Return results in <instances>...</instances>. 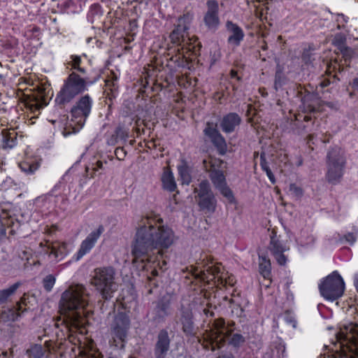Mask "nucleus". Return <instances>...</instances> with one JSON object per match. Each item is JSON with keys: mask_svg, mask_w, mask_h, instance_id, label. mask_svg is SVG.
Here are the masks:
<instances>
[{"mask_svg": "<svg viewBox=\"0 0 358 358\" xmlns=\"http://www.w3.org/2000/svg\"><path fill=\"white\" fill-rule=\"evenodd\" d=\"M182 272L185 279L184 283L193 291L190 296H195L194 300L203 298L208 300L207 305H209L213 299L214 303L217 302L220 306L222 301H228L233 317L244 316L240 295L235 294V277L225 271L220 264L202 261L186 267Z\"/></svg>", "mask_w": 358, "mask_h": 358, "instance_id": "f257e3e1", "label": "nucleus"}, {"mask_svg": "<svg viewBox=\"0 0 358 358\" xmlns=\"http://www.w3.org/2000/svg\"><path fill=\"white\" fill-rule=\"evenodd\" d=\"M162 224L160 217H142L131 244L133 263L147 273L149 281L167 269L164 251L173 243V230Z\"/></svg>", "mask_w": 358, "mask_h": 358, "instance_id": "f03ea898", "label": "nucleus"}, {"mask_svg": "<svg viewBox=\"0 0 358 358\" xmlns=\"http://www.w3.org/2000/svg\"><path fill=\"white\" fill-rule=\"evenodd\" d=\"M193 20V14L184 13L178 18L177 24L169 36V42L165 37L154 41L151 50L157 55L166 53V64L172 69L189 64L191 55L196 54L199 49L191 43L185 42V34L189 29Z\"/></svg>", "mask_w": 358, "mask_h": 358, "instance_id": "7ed1b4c3", "label": "nucleus"}, {"mask_svg": "<svg viewBox=\"0 0 358 358\" xmlns=\"http://www.w3.org/2000/svg\"><path fill=\"white\" fill-rule=\"evenodd\" d=\"M85 54L71 55L66 60V66L71 72L64 80L60 90L56 94L55 105L59 109H64L79 95L88 90L90 86L97 83L101 73L93 76H87V62Z\"/></svg>", "mask_w": 358, "mask_h": 358, "instance_id": "20e7f679", "label": "nucleus"}, {"mask_svg": "<svg viewBox=\"0 0 358 358\" xmlns=\"http://www.w3.org/2000/svg\"><path fill=\"white\" fill-rule=\"evenodd\" d=\"M235 322H226L224 318L214 320L209 329H206L202 338H199L203 348L213 352L227 345L235 352H238L246 342L245 337L241 331L235 332Z\"/></svg>", "mask_w": 358, "mask_h": 358, "instance_id": "39448f33", "label": "nucleus"}, {"mask_svg": "<svg viewBox=\"0 0 358 358\" xmlns=\"http://www.w3.org/2000/svg\"><path fill=\"white\" fill-rule=\"evenodd\" d=\"M315 96L311 94L305 95L301 99L302 113L294 114V126L299 130L300 134H308L306 137L307 144L311 150L315 145L314 138L315 132L318 130V124H315V117L313 115L316 111Z\"/></svg>", "mask_w": 358, "mask_h": 358, "instance_id": "423d86ee", "label": "nucleus"}, {"mask_svg": "<svg viewBox=\"0 0 358 358\" xmlns=\"http://www.w3.org/2000/svg\"><path fill=\"white\" fill-rule=\"evenodd\" d=\"M340 344L335 358H358V324L353 322L343 324L336 335Z\"/></svg>", "mask_w": 358, "mask_h": 358, "instance_id": "0eeeda50", "label": "nucleus"}, {"mask_svg": "<svg viewBox=\"0 0 358 358\" xmlns=\"http://www.w3.org/2000/svg\"><path fill=\"white\" fill-rule=\"evenodd\" d=\"M115 270L113 266H103L94 270L92 282L105 301L113 297L117 289L115 279Z\"/></svg>", "mask_w": 358, "mask_h": 358, "instance_id": "6e6552de", "label": "nucleus"}, {"mask_svg": "<svg viewBox=\"0 0 358 358\" xmlns=\"http://www.w3.org/2000/svg\"><path fill=\"white\" fill-rule=\"evenodd\" d=\"M347 159L345 151L339 146L331 148L327 155V179L329 183H338L345 173Z\"/></svg>", "mask_w": 358, "mask_h": 358, "instance_id": "1a4fd4ad", "label": "nucleus"}, {"mask_svg": "<svg viewBox=\"0 0 358 358\" xmlns=\"http://www.w3.org/2000/svg\"><path fill=\"white\" fill-rule=\"evenodd\" d=\"M130 326L131 321L126 313L120 312L115 316L110 327L109 343L111 347L124 349Z\"/></svg>", "mask_w": 358, "mask_h": 358, "instance_id": "9d476101", "label": "nucleus"}, {"mask_svg": "<svg viewBox=\"0 0 358 358\" xmlns=\"http://www.w3.org/2000/svg\"><path fill=\"white\" fill-rule=\"evenodd\" d=\"M321 296L327 301H334L341 297L345 285L338 271H334L320 280L318 285Z\"/></svg>", "mask_w": 358, "mask_h": 358, "instance_id": "9b49d317", "label": "nucleus"}, {"mask_svg": "<svg viewBox=\"0 0 358 358\" xmlns=\"http://www.w3.org/2000/svg\"><path fill=\"white\" fill-rule=\"evenodd\" d=\"M197 54L198 52H196V54L191 55L192 58H190L191 59L188 65L182 67H178L176 69H172L171 67L167 66V58L166 57V53H161L160 55H157V56L161 58L162 65H165L169 70L171 76L176 78L178 85L182 89L192 90L196 85V80L192 79L188 73V70H190L191 67H192V62L196 59Z\"/></svg>", "mask_w": 358, "mask_h": 358, "instance_id": "f8f14e48", "label": "nucleus"}, {"mask_svg": "<svg viewBox=\"0 0 358 358\" xmlns=\"http://www.w3.org/2000/svg\"><path fill=\"white\" fill-rule=\"evenodd\" d=\"M93 103L88 94L81 96L71 108V121L80 127H83L92 112Z\"/></svg>", "mask_w": 358, "mask_h": 358, "instance_id": "ddd939ff", "label": "nucleus"}, {"mask_svg": "<svg viewBox=\"0 0 358 358\" xmlns=\"http://www.w3.org/2000/svg\"><path fill=\"white\" fill-rule=\"evenodd\" d=\"M194 192L197 193L196 199L202 210L210 213L215 210L217 200L207 180H202L199 184V187L195 189Z\"/></svg>", "mask_w": 358, "mask_h": 358, "instance_id": "4468645a", "label": "nucleus"}, {"mask_svg": "<svg viewBox=\"0 0 358 358\" xmlns=\"http://www.w3.org/2000/svg\"><path fill=\"white\" fill-rule=\"evenodd\" d=\"M209 178L220 193L227 199L229 203H236V198L232 190L227 185L226 177L222 170L213 169L210 171Z\"/></svg>", "mask_w": 358, "mask_h": 358, "instance_id": "2eb2a0df", "label": "nucleus"}, {"mask_svg": "<svg viewBox=\"0 0 358 358\" xmlns=\"http://www.w3.org/2000/svg\"><path fill=\"white\" fill-rule=\"evenodd\" d=\"M104 231L105 228L103 225L99 224L96 229L89 233L85 238L81 242L79 249L73 255V259L78 261L85 255L89 254L94 248L98 240Z\"/></svg>", "mask_w": 358, "mask_h": 358, "instance_id": "dca6fc26", "label": "nucleus"}, {"mask_svg": "<svg viewBox=\"0 0 358 358\" xmlns=\"http://www.w3.org/2000/svg\"><path fill=\"white\" fill-rule=\"evenodd\" d=\"M206 7L203 17V24L208 31L215 32L220 25L218 2L216 0H208Z\"/></svg>", "mask_w": 358, "mask_h": 358, "instance_id": "f3484780", "label": "nucleus"}, {"mask_svg": "<svg viewBox=\"0 0 358 358\" xmlns=\"http://www.w3.org/2000/svg\"><path fill=\"white\" fill-rule=\"evenodd\" d=\"M280 237L278 236L274 231H272L268 250L277 263L280 266H285L287 264V257L284 253L289 250V248L283 241L280 240Z\"/></svg>", "mask_w": 358, "mask_h": 358, "instance_id": "a211bd4d", "label": "nucleus"}, {"mask_svg": "<svg viewBox=\"0 0 358 358\" xmlns=\"http://www.w3.org/2000/svg\"><path fill=\"white\" fill-rule=\"evenodd\" d=\"M277 156L278 152L275 151V153L271 150L267 152L264 149L260 153V166L262 170L266 173L270 182L274 185L276 182V179L273 173V170L277 169Z\"/></svg>", "mask_w": 358, "mask_h": 358, "instance_id": "6ab92c4d", "label": "nucleus"}, {"mask_svg": "<svg viewBox=\"0 0 358 358\" xmlns=\"http://www.w3.org/2000/svg\"><path fill=\"white\" fill-rule=\"evenodd\" d=\"M43 251L48 255L50 261L59 262L69 253L68 244L60 241H47L43 248Z\"/></svg>", "mask_w": 358, "mask_h": 358, "instance_id": "aec40b11", "label": "nucleus"}, {"mask_svg": "<svg viewBox=\"0 0 358 358\" xmlns=\"http://www.w3.org/2000/svg\"><path fill=\"white\" fill-rule=\"evenodd\" d=\"M119 78V75H117L113 70H110L104 80L106 90H104L103 94L106 99L109 101V103H107L109 106L113 103V101L115 100L118 96Z\"/></svg>", "mask_w": 358, "mask_h": 358, "instance_id": "412c9836", "label": "nucleus"}, {"mask_svg": "<svg viewBox=\"0 0 358 358\" xmlns=\"http://www.w3.org/2000/svg\"><path fill=\"white\" fill-rule=\"evenodd\" d=\"M171 339L166 329H161L157 335L154 348L155 358H166L170 349Z\"/></svg>", "mask_w": 358, "mask_h": 358, "instance_id": "4be33fe9", "label": "nucleus"}, {"mask_svg": "<svg viewBox=\"0 0 358 358\" xmlns=\"http://www.w3.org/2000/svg\"><path fill=\"white\" fill-rule=\"evenodd\" d=\"M204 134L210 139L219 154L223 155L226 153L227 149L226 141L216 127L208 124L204 129Z\"/></svg>", "mask_w": 358, "mask_h": 358, "instance_id": "5701e85b", "label": "nucleus"}, {"mask_svg": "<svg viewBox=\"0 0 358 358\" xmlns=\"http://www.w3.org/2000/svg\"><path fill=\"white\" fill-rule=\"evenodd\" d=\"M225 27L227 32L229 33V36L227 38L228 44L234 46H239L245 37L243 29L231 20L226 22Z\"/></svg>", "mask_w": 358, "mask_h": 358, "instance_id": "b1692460", "label": "nucleus"}, {"mask_svg": "<svg viewBox=\"0 0 358 358\" xmlns=\"http://www.w3.org/2000/svg\"><path fill=\"white\" fill-rule=\"evenodd\" d=\"M171 299L169 295H164L159 298L154 308L155 318L164 320L171 313Z\"/></svg>", "mask_w": 358, "mask_h": 358, "instance_id": "393cba45", "label": "nucleus"}, {"mask_svg": "<svg viewBox=\"0 0 358 358\" xmlns=\"http://www.w3.org/2000/svg\"><path fill=\"white\" fill-rule=\"evenodd\" d=\"M287 75L288 72L285 71V66L278 64L275 67L273 82V88L276 92L285 90V87L289 83Z\"/></svg>", "mask_w": 358, "mask_h": 358, "instance_id": "a878e982", "label": "nucleus"}, {"mask_svg": "<svg viewBox=\"0 0 358 358\" xmlns=\"http://www.w3.org/2000/svg\"><path fill=\"white\" fill-rule=\"evenodd\" d=\"M17 144V132L15 129H3L1 131V139L0 141V148L10 150Z\"/></svg>", "mask_w": 358, "mask_h": 358, "instance_id": "bb28decb", "label": "nucleus"}, {"mask_svg": "<svg viewBox=\"0 0 358 358\" xmlns=\"http://www.w3.org/2000/svg\"><path fill=\"white\" fill-rule=\"evenodd\" d=\"M241 122V117L236 113H229L223 116L220 127L222 130L226 134H230L234 131Z\"/></svg>", "mask_w": 358, "mask_h": 358, "instance_id": "cd10ccee", "label": "nucleus"}, {"mask_svg": "<svg viewBox=\"0 0 358 358\" xmlns=\"http://www.w3.org/2000/svg\"><path fill=\"white\" fill-rule=\"evenodd\" d=\"M182 330L187 337H196V329L193 322L192 314L190 312H183L180 317Z\"/></svg>", "mask_w": 358, "mask_h": 358, "instance_id": "c85d7f7f", "label": "nucleus"}, {"mask_svg": "<svg viewBox=\"0 0 358 358\" xmlns=\"http://www.w3.org/2000/svg\"><path fill=\"white\" fill-rule=\"evenodd\" d=\"M37 94H29L26 96L25 105L32 112L39 110L41 108L40 100L45 96V88L43 86H37Z\"/></svg>", "mask_w": 358, "mask_h": 358, "instance_id": "c756f323", "label": "nucleus"}, {"mask_svg": "<svg viewBox=\"0 0 358 358\" xmlns=\"http://www.w3.org/2000/svg\"><path fill=\"white\" fill-rule=\"evenodd\" d=\"M259 273L268 281L266 287H269L272 283L271 263L266 256H259Z\"/></svg>", "mask_w": 358, "mask_h": 358, "instance_id": "7c9ffc66", "label": "nucleus"}, {"mask_svg": "<svg viewBox=\"0 0 358 358\" xmlns=\"http://www.w3.org/2000/svg\"><path fill=\"white\" fill-rule=\"evenodd\" d=\"M40 164L36 159L26 158L19 164V167L22 171L28 173H34L39 167Z\"/></svg>", "mask_w": 358, "mask_h": 358, "instance_id": "2f4dec72", "label": "nucleus"}, {"mask_svg": "<svg viewBox=\"0 0 358 358\" xmlns=\"http://www.w3.org/2000/svg\"><path fill=\"white\" fill-rule=\"evenodd\" d=\"M163 188L170 192H174L176 188V182L172 172H164L162 177Z\"/></svg>", "mask_w": 358, "mask_h": 358, "instance_id": "473e14b6", "label": "nucleus"}, {"mask_svg": "<svg viewBox=\"0 0 358 358\" xmlns=\"http://www.w3.org/2000/svg\"><path fill=\"white\" fill-rule=\"evenodd\" d=\"M229 96L228 87L220 85L217 91L213 93V99L218 104H224Z\"/></svg>", "mask_w": 358, "mask_h": 358, "instance_id": "72a5a7b5", "label": "nucleus"}, {"mask_svg": "<svg viewBox=\"0 0 358 358\" xmlns=\"http://www.w3.org/2000/svg\"><path fill=\"white\" fill-rule=\"evenodd\" d=\"M14 219L8 213L2 211L0 213V234H6V229L13 227Z\"/></svg>", "mask_w": 358, "mask_h": 358, "instance_id": "f704fd0d", "label": "nucleus"}, {"mask_svg": "<svg viewBox=\"0 0 358 358\" xmlns=\"http://www.w3.org/2000/svg\"><path fill=\"white\" fill-rule=\"evenodd\" d=\"M179 176L183 184L189 185L192 181L191 171L188 165L184 162L178 166Z\"/></svg>", "mask_w": 358, "mask_h": 358, "instance_id": "c9c22d12", "label": "nucleus"}, {"mask_svg": "<svg viewBox=\"0 0 358 358\" xmlns=\"http://www.w3.org/2000/svg\"><path fill=\"white\" fill-rule=\"evenodd\" d=\"M20 285L21 283L17 282L8 288L0 290V304L5 303L8 299L16 292Z\"/></svg>", "mask_w": 358, "mask_h": 358, "instance_id": "e433bc0d", "label": "nucleus"}, {"mask_svg": "<svg viewBox=\"0 0 358 358\" xmlns=\"http://www.w3.org/2000/svg\"><path fill=\"white\" fill-rule=\"evenodd\" d=\"M45 350L41 345L35 344L27 350L29 358H43Z\"/></svg>", "mask_w": 358, "mask_h": 358, "instance_id": "4c0bfd02", "label": "nucleus"}, {"mask_svg": "<svg viewBox=\"0 0 358 358\" xmlns=\"http://www.w3.org/2000/svg\"><path fill=\"white\" fill-rule=\"evenodd\" d=\"M55 283V278L52 275H47L43 280V287L47 292L52 290Z\"/></svg>", "mask_w": 358, "mask_h": 358, "instance_id": "58836bf2", "label": "nucleus"}, {"mask_svg": "<svg viewBox=\"0 0 358 358\" xmlns=\"http://www.w3.org/2000/svg\"><path fill=\"white\" fill-rule=\"evenodd\" d=\"M340 241L343 242L348 243L350 245H352L357 241V237L355 234L352 232H348L344 234L342 237L340 238Z\"/></svg>", "mask_w": 358, "mask_h": 358, "instance_id": "ea45409f", "label": "nucleus"}, {"mask_svg": "<svg viewBox=\"0 0 358 358\" xmlns=\"http://www.w3.org/2000/svg\"><path fill=\"white\" fill-rule=\"evenodd\" d=\"M115 155L118 160H123L127 155V151L124 148L118 147L115 150Z\"/></svg>", "mask_w": 358, "mask_h": 358, "instance_id": "a19ab883", "label": "nucleus"}, {"mask_svg": "<svg viewBox=\"0 0 358 358\" xmlns=\"http://www.w3.org/2000/svg\"><path fill=\"white\" fill-rule=\"evenodd\" d=\"M289 191L298 197L301 196L303 193L302 188L297 186L296 184H291L289 185Z\"/></svg>", "mask_w": 358, "mask_h": 358, "instance_id": "79ce46f5", "label": "nucleus"}, {"mask_svg": "<svg viewBox=\"0 0 358 358\" xmlns=\"http://www.w3.org/2000/svg\"><path fill=\"white\" fill-rule=\"evenodd\" d=\"M13 182V181L10 178H7L0 185L1 190L6 191L10 187L12 186Z\"/></svg>", "mask_w": 358, "mask_h": 358, "instance_id": "37998d69", "label": "nucleus"}, {"mask_svg": "<svg viewBox=\"0 0 358 358\" xmlns=\"http://www.w3.org/2000/svg\"><path fill=\"white\" fill-rule=\"evenodd\" d=\"M27 32H31V36L34 37H38L41 35V29L38 27L34 25L30 27V28L27 30Z\"/></svg>", "mask_w": 358, "mask_h": 358, "instance_id": "c03bdc74", "label": "nucleus"}, {"mask_svg": "<svg viewBox=\"0 0 358 358\" xmlns=\"http://www.w3.org/2000/svg\"><path fill=\"white\" fill-rule=\"evenodd\" d=\"M229 76L231 79H235L236 80H240L241 77L238 74V71L235 69H231L229 72Z\"/></svg>", "mask_w": 358, "mask_h": 358, "instance_id": "a18cd8bd", "label": "nucleus"}, {"mask_svg": "<svg viewBox=\"0 0 358 358\" xmlns=\"http://www.w3.org/2000/svg\"><path fill=\"white\" fill-rule=\"evenodd\" d=\"M217 358H236L235 356L229 352H222Z\"/></svg>", "mask_w": 358, "mask_h": 358, "instance_id": "49530a36", "label": "nucleus"}, {"mask_svg": "<svg viewBox=\"0 0 358 358\" xmlns=\"http://www.w3.org/2000/svg\"><path fill=\"white\" fill-rule=\"evenodd\" d=\"M259 92L263 97H266L268 96V92L265 87H260L259 89Z\"/></svg>", "mask_w": 358, "mask_h": 358, "instance_id": "de8ad7c7", "label": "nucleus"}, {"mask_svg": "<svg viewBox=\"0 0 358 358\" xmlns=\"http://www.w3.org/2000/svg\"><path fill=\"white\" fill-rule=\"evenodd\" d=\"M353 284L355 287V289L358 292V272L355 273L354 275Z\"/></svg>", "mask_w": 358, "mask_h": 358, "instance_id": "09e8293b", "label": "nucleus"}, {"mask_svg": "<svg viewBox=\"0 0 358 358\" xmlns=\"http://www.w3.org/2000/svg\"><path fill=\"white\" fill-rule=\"evenodd\" d=\"M352 88L358 92V78H355L352 81Z\"/></svg>", "mask_w": 358, "mask_h": 358, "instance_id": "8fccbe9b", "label": "nucleus"}, {"mask_svg": "<svg viewBox=\"0 0 358 358\" xmlns=\"http://www.w3.org/2000/svg\"><path fill=\"white\" fill-rule=\"evenodd\" d=\"M101 6L99 4L94 3L92 4L90 7L91 12H97L100 9Z\"/></svg>", "mask_w": 358, "mask_h": 358, "instance_id": "3c124183", "label": "nucleus"}, {"mask_svg": "<svg viewBox=\"0 0 358 358\" xmlns=\"http://www.w3.org/2000/svg\"><path fill=\"white\" fill-rule=\"evenodd\" d=\"M337 69L339 72H341L342 71H343V68L341 69V64H338L337 62H335V63L334 64V67H333V71H336Z\"/></svg>", "mask_w": 358, "mask_h": 358, "instance_id": "603ef678", "label": "nucleus"}, {"mask_svg": "<svg viewBox=\"0 0 358 358\" xmlns=\"http://www.w3.org/2000/svg\"><path fill=\"white\" fill-rule=\"evenodd\" d=\"M103 168V162L100 160H98L96 162V167L94 168V171H98L99 169H101Z\"/></svg>", "mask_w": 358, "mask_h": 358, "instance_id": "864d4df0", "label": "nucleus"}, {"mask_svg": "<svg viewBox=\"0 0 358 358\" xmlns=\"http://www.w3.org/2000/svg\"><path fill=\"white\" fill-rule=\"evenodd\" d=\"M203 312H204V314L207 317H208V316L213 317L214 316V313L213 311H210L209 309L205 308L203 310Z\"/></svg>", "mask_w": 358, "mask_h": 358, "instance_id": "5fc2aeb1", "label": "nucleus"}, {"mask_svg": "<svg viewBox=\"0 0 358 358\" xmlns=\"http://www.w3.org/2000/svg\"><path fill=\"white\" fill-rule=\"evenodd\" d=\"M330 84L329 80L324 79L320 83V85L322 87H326Z\"/></svg>", "mask_w": 358, "mask_h": 358, "instance_id": "6e6d98bb", "label": "nucleus"}, {"mask_svg": "<svg viewBox=\"0 0 358 358\" xmlns=\"http://www.w3.org/2000/svg\"><path fill=\"white\" fill-rule=\"evenodd\" d=\"M341 50L344 57H347L348 52L350 51V49L348 47H345L343 49L341 48Z\"/></svg>", "mask_w": 358, "mask_h": 358, "instance_id": "4d7b16f0", "label": "nucleus"}, {"mask_svg": "<svg viewBox=\"0 0 358 358\" xmlns=\"http://www.w3.org/2000/svg\"><path fill=\"white\" fill-rule=\"evenodd\" d=\"M278 350H282V355L284 356V352H285V344H280L278 348Z\"/></svg>", "mask_w": 358, "mask_h": 358, "instance_id": "13d9d810", "label": "nucleus"}, {"mask_svg": "<svg viewBox=\"0 0 358 358\" xmlns=\"http://www.w3.org/2000/svg\"><path fill=\"white\" fill-rule=\"evenodd\" d=\"M9 311L10 312V311H11V310H9ZM12 312H13V313H12L11 317H8V320H13V321H14V320L17 318V317L18 315H17L14 314L13 310H12Z\"/></svg>", "mask_w": 358, "mask_h": 358, "instance_id": "bf43d9fd", "label": "nucleus"}, {"mask_svg": "<svg viewBox=\"0 0 358 358\" xmlns=\"http://www.w3.org/2000/svg\"><path fill=\"white\" fill-rule=\"evenodd\" d=\"M259 155V153L257 152H255L254 153V158L256 159Z\"/></svg>", "mask_w": 358, "mask_h": 358, "instance_id": "052dcab7", "label": "nucleus"}, {"mask_svg": "<svg viewBox=\"0 0 358 358\" xmlns=\"http://www.w3.org/2000/svg\"><path fill=\"white\" fill-rule=\"evenodd\" d=\"M262 50H266V49H267V45H266V44H265V45H262Z\"/></svg>", "mask_w": 358, "mask_h": 358, "instance_id": "680f3d73", "label": "nucleus"}, {"mask_svg": "<svg viewBox=\"0 0 358 358\" xmlns=\"http://www.w3.org/2000/svg\"><path fill=\"white\" fill-rule=\"evenodd\" d=\"M306 54H305V53H303V60H304V61L306 62V63H307L306 59Z\"/></svg>", "mask_w": 358, "mask_h": 358, "instance_id": "e2e57ef3", "label": "nucleus"}, {"mask_svg": "<svg viewBox=\"0 0 358 358\" xmlns=\"http://www.w3.org/2000/svg\"><path fill=\"white\" fill-rule=\"evenodd\" d=\"M25 299L24 297L21 298V302L24 303Z\"/></svg>", "mask_w": 358, "mask_h": 358, "instance_id": "0e129e2a", "label": "nucleus"}, {"mask_svg": "<svg viewBox=\"0 0 358 358\" xmlns=\"http://www.w3.org/2000/svg\"><path fill=\"white\" fill-rule=\"evenodd\" d=\"M317 358H325L324 355H320Z\"/></svg>", "mask_w": 358, "mask_h": 358, "instance_id": "69168bd1", "label": "nucleus"}, {"mask_svg": "<svg viewBox=\"0 0 358 358\" xmlns=\"http://www.w3.org/2000/svg\"><path fill=\"white\" fill-rule=\"evenodd\" d=\"M330 69H331V66L329 65V66H328V70L330 71Z\"/></svg>", "mask_w": 358, "mask_h": 358, "instance_id": "338daca9", "label": "nucleus"}, {"mask_svg": "<svg viewBox=\"0 0 358 358\" xmlns=\"http://www.w3.org/2000/svg\"><path fill=\"white\" fill-rule=\"evenodd\" d=\"M357 1H358V0H357Z\"/></svg>", "mask_w": 358, "mask_h": 358, "instance_id": "774afa93", "label": "nucleus"}]
</instances>
